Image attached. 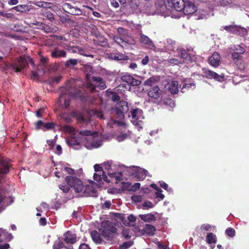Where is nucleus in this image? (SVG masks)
Returning <instances> with one entry per match:
<instances>
[{"instance_id": "1a4fd4ad", "label": "nucleus", "mask_w": 249, "mask_h": 249, "mask_svg": "<svg viewBox=\"0 0 249 249\" xmlns=\"http://www.w3.org/2000/svg\"><path fill=\"white\" fill-rule=\"evenodd\" d=\"M28 62L33 63V60L31 57H27L25 59L21 57L16 63L11 65L6 63L5 64V67L7 69H11L15 72H18L20 71L21 69H23L26 63Z\"/></svg>"}, {"instance_id": "9b49d317", "label": "nucleus", "mask_w": 249, "mask_h": 249, "mask_svg": "<svg viewBox=\"0 0 249 249\" xmlns=\"http://www.w3.org/2000/svg\"><path fill=\"white\" fill-rule=\"evenodd\" d=\"M13 202V198L7 195L5 190L0 189V213Z\"/></svg>"}, {"instance_id": "cd10ccee", "label": "nucleus", "mask_w": 249, "mask_h": 249, "mask_svg": "<svg viewBox=\"0 0 249 249\" xmlns=\"http://www.w3.org/2000/svg\"><path fill=\"white\" fill-rule=\"evenodd\" d=\"M93 178L95 181L99 182L101 181L102 179L107 182H111L110 180H108L107 179V178L105 174H101L100 173H95L93 175Z\"/></svg>"}, {"instance_id": "2eb2a0df", "label": "nucleus", "mask_w": 249, "mask_h": 249, "mask_svg": "<svg viewBox=\"0 0 249 249\" xmlns=\"http://www.w3.org/2000/svg\"><path fill=\"white\" fill-rule=\"evenodd\" d=\"M197 10V7L194 3L189 0H184L182 11L185 15H190L194 13Z\"/></svg>"}, {"instance_id": "4468645a", "label": "nucleus", "mask_w": 249, "mask_h": 249, "mask_svg": "<svg viewBox=\"0 0 249 249\" xmlns=\"http://www.w3.org/2000/svg\"><path fill=\"white\" fill-rule=\"evenodd\" d=\"M139 40L140 42L145 48L156 51V46L153 41L147 36L143 34L142 33H140Z\"/></svg>"}, {"instance_id": "13d9d810", "label": "nucleus", "mask_w": 249, "mask_h": 249, "mask_svg": "<svg viewBox=\"0 0 249 249\" xmlns=\"http://www.w3.org/2000/svg\"><path fill=\"white\" fill-rule=\"evenodd\" d=\"M40 77L39 75L38 74V73H37V71H32V75L31 78L33 80H37Z\"/></svg>"}, {"instance_id": "c756f323", "label": "nucleus", "mask_w": 249, "mask_h": 249, "mask_svg": "<svg viewBox=\"0 0 249 249\" xmlns=\"http://www.w3.org/2000/svg\"><path fill=\"white\" fill-rule=\"evenodd\" d=\"M178 82L172 81L169 84V89L171 93L176 94L178 92Z\"/></svg>"}, {"instance_id": "338daca9", "label": "nucleus", "mask_w": 249, "mask_h": 249, "mask_svg": "<svg viewBox=\"0 0 249 249\" xmlns=\"http://www.w3.org/2000/svg\"><path fill=\"white\" fill-rule=\"evenodd\" d=\"M51 4H52L51 3L43 1L42 7L43 8V9H47V8H50Z\"/></svg>"}, {"instance_id": "7ed1b4c3", "label": "nucleus", "mask_w": 249, "mask_h": 249, "mask_svg": "<svg viewBox=\"0 0 249 249\" xmlns=\"http://www.w3.org/2000/svg\"><path fill=\"white\" fill-rule=\"evenodd\" d=\"M99 231L104 238L107 240H112L116 229L110 221H104L101 223Z\"/></svg>"}, {"instance_id": "393cba45", "label": "nucleus", "mask_w": 249, "mask_h": 249, "mask_svg": "<svg viewBox=\"0 0 249 249\" xmlns=\"http://www.w3.org/2000/svg\"><path fill=\"white\" fill-rule=\"evenodd\" d=\"M76 234L69 231L64 234V240L68 243L74 244L76 242Z\"/></svg>"}, {"instance_id": "4c0bfd02", "label": "nucleus", "mask_w": 249, "mask_h": 249, "mask_svg": "<svg viewBox=\"0 0 249 249\" xmlns=\"http://www.w3.org/2000/svg\"><path fill=\"white\" fill-rule=\"evenodd\" d=\"M89 114L90 116H96L101 119H104L103 114L101 112L95 109H91L90 110Z\"/></svg>"}, {"instance_id": "20e7f679", "label": "nucleus", "mask_w": 249, "mask_h": 249, "mask_svg": "<svg viewBox=\"0 0 249 249\" xmlns=\"http://www.w3.org/2000/svg\"><path fill=\"white\" fill-rule=\"evenodd\" d=\"M126 171L132 178L139 180H143L149 174L147 170L135 166L127 168Z\"/></svg>"}, {"instance_id": "a211bd4d", "label": "nucleus", "mask_w": 249, "mask_h": 249, "mask_svg": "<svg viewBox=\"0 0 249 249\" xmlns=\"http://www.w3.org/2000/svg\"><path fill=\"white\" fill-rule=\"evenodd\" d=\"M220 60L221 57L220 55L217 52H215L209 57V63L211 66L217 67L220 64Z\"/></svg>"}, {"instance_id": "ddd939ff", "label": "nucleus", "mask_w": 249, "mask_h": 249, "mask_svg": "<svg viewBox=\"0 0 249 249\" xmlns=\"http://www.w3.org/2000/svg\"><path fill=\"white\" fill-rule=\"evenodd\" d=\"M13 238L11 233H8L7 231L2 228H0V249H8L10 247L9 244H1L3 240L10 241Z\"/></svg>"}, {"instance_id": "f8f14e48", "label": "nucleus", "mask_w": 249, "mask_h": 249, "mask_svg": "<svg viewBox=\"0 0 249 249\" xmlns=\"http://www.w3.org/2000/svg\"><path fill=\"white\" fill-rule=\"evenodd\" d=\"M63 10L66 12L73 15L80 16L85 15L82 9H80L76 6H73L68 3H65L62 5Z\"/></svg>"}, {"instance_id": "6e6552de", "label": "nucleus", "mask_w": 249, "mask_h": 249, "mask_svg": "<svg viewBox=\"0 0 249 249\" xmlns=\"http://www.w3.org/2000/svg\"><path fill=\"white\" fill-rule=\"evenodd\" d=\"M66 182L71 187H72L76 193H82L84 186L81 180L73 176H68L65 179Z\"/></svg>"}, {"instance_id": "09e8293b", "label": "nucleus", "mask_w": 249, "mask_h": 249, "mask_svg": "<svg viewBox=\"0 0 249 249\" xmlns=\"http://www.w3.org/2000/svg\"><path fill=\"white\" fill-rule=\"evenodd\" d=\"M225 232L230 237H233L235 235V230L231 228H228Z\"/></svg>"}, {"instance_id": "a19ab883", "label": "nucleus", "mask_w": 249, "mask_h": 249, "mask_svg": "<svg viewBox=\"0 0 249 249\" xmlns=\"http://www.w3.org/2000/svg\"><path fill=\"white\" fill-rule=\"evenodd\" d=\"M195 88V85L194 83L184 84L181 89V91L182 93L186 92V89H193Z\"/></svg>"}, {"instance_id": "79ce46f5", "label": "nucleus", "mask_w": 249, "mask_h": 249, "mask_svg": "<svg viewBox=\"0 0 249 249\" xmlns=\"http://www.w3.org/2000/svg\"><path fill=\"white\" fill-rule=\"evenodd\" d=\"M166 49L170 51L173 50L174 46L175 45V42L171 39H167L166 40Z\"/></svg>"}, {"instance_id": "052dcab7", "label": "nucleus", "mask_w": 249, "mask_h": 249, "mask_svg": "<svg viewBox=\"0 0 249 249\" xmlns=\"http://www.w3.org/2000/svg\"><path fill=\"white\" fill-rule=\"evenodd\" d=\"M61 79V76H56L54 77H52L51 79V83L52 84H53L54 83H57L60 81Z\"/></svg>"}, {"instance_id": "412c9836", "label": "nucleus", "mask_w": 249, "mask_h": 249, "mask_svg": "<svg viewBox=\"0 0 249 249\" xmlns=\"http://www.w3.org/2000/svg\"><path fill=\"white\" fill-rule=\"evenodd\" d=\"M178 55L180 57L182 62H188L191 61V57L185 50L183 49L178 50Z\"/></svg>"}, {"instance_id": "a878e982", "label": "nucleus", "mask_w": 249, "mask_h": 249, "mask_svg": "<svg viewBox=\"0 0 249 249\" xmlns=\"http://www.w3.org/2000/svg\"><path fill=\"white\" fill-rule=\"evenodd\" d=\"M127 3L128 4L133 12L138 13L141 11L138 0H130Z\"/></svg>"}, {"instance_id": "58836bf2", "label": "nucleus", "mask_w": 249, "mask_h": 249, "mask_svg": "<svg viewBox=\"0 0 249 249\" xmlns=\"http://www.w3.org/2000/svg\"><path fill=\"white\" fill-rule=\"evenodd\" d=\"M78 62V60L76 59H70L65 62V66L66 67H71L76 65Z\"/></svg>"}, {"instance_id": "bf43d9fd", "label": "nucleus", "mask_w": 249, "mask_h": 249, "mask_svg": "<svg viewBox=\"0 0 249 249\" xmlns=\"http://www.w3.org/2000/svg\"><path fill=\"white\" fill-rule=\"evenodd\" d=\"M142 206L147 209L151 208L153 207V204L150 201H146L143 203Z\"/></svg>"}, {"instance_id": "8fccbe9b", "label": "nucleus", "mask_w": 249, "mask_h": 249, "mask_svg": "<svg viewBox=\"0 0 249 249\" xmlns=\"http://www.w3.org/2000/svg\"><path fill=\"white\" fill-rule=\"evenodd\" d=\"M132 245V243L130 242H126L119 247V249H127Z\"/></svg>"}, {"instance_id": "774afa93", "label": "nucleus", "mask_w": 249, "mask_h": 249, "mask_svg": "<svg viewBox=\"0 0 249 249\" xmlns=\"http://www.w3.org/2000/svg\"><path fill=\"white\" fill-rule=\"evenodd\" d=\"M111 206V202L109 201H106L102 205L104 209H108Z\"/></svg>"}, {"instance_id": "f03ea898", "label": "nucleus", "mask_w": 249, "mask_h": 249, "mask_svg": "<svg viewBox=\"0 0 249 249\" xmlns=\"http://www.w3.org/2000/svg\"><path fill=\"white\" fill-rule=\"evenodd\" d=\"M63 131L71 134V137L66 139L67 143L71 146L78 145L80 142L84 144V137L80 135V131L76 130L73 127L68 125L63 127Z\"/></svg>"}, {"instance_id": "473e14b6", "label": "nucleus", "mask_w": 249, "mask_h": 249, "mask_svg": "<svg viewBox=\"0 0 249 249\" xmlns=\"http://www.w3.org/2000/svg\"><path fill=\"white\" fill-rule=\"evenodd\" d=\"M91 236L93 241L97 244H101L102 239L99 233L96 231H93L91 232Z\"/></svg>"}, {"instance_id": "bb28decb", "label": "nucleus", "mask_w": 249, "mask_h": 249, "mask_svg": "<svg viewBox=\"0 0 249 249\" xmlns=\"http://www.w3.org/2000/svg\"><path fill=\"white\" fill-rule=\"evenodd\" d=\"M59 103L60 106H64L66 108H67L70 105V99L65 94H62L59 99Z\"/></svg>"}, {"instance_id": "49530a36", "label": "nucleus", "mask_w": 249, "mask_h": 249, "mask_svg": "<svg viewBox=\"0 0 249 249\" xmlns=\"http://www.w3.org/2000/svg\"><path fill=\"white\" fill-rule=\"evenodd\" d=\"M166 10V7L165 4H161V6L159 8H157V12L159 14H161L163 16H164V13L165 12V11Z\"/></svg>"}, {"instance_id": "39448f33", "label": "nucleus", "mask_w": 249, "mask_h": 249, "mask_svg": "<svg viewBox=\"0 0 249 249\" xmlns=\"http://www.w3.org/2000/svg\"><path fill=\"white\" fill-rule=\"evenodd\" d=\"M104 167L106 170L105 173L107 172L108 176L111 178V182L117 183L122 180L123 175L121 172H111L110 170L115 167V166L112 165L110 161L105 162L104 164Z\"/></svg>"}, {"instance_id": "7c9ffc66", "label": "nucleus", "mask_w": 249, "mask_h": 249, "mask_svg": "<svg viewBox=\"0 0 249 249\" xmlns=\"http://www.w3.org/2000/svg\"><path fill=\"white\" fill-rule=\"evenodd\" d=\"M111 58L115 60H126L129 59L128 56L121 53H115L111 54Z\"/></svg>"}, {"instance_id": "37998d69", "label": "nucleus", "mask_w": 249, "mask_h": 249, "mask_svg": "<svg viewBox=\"0 0 249 249\" xmlns=\"http://www.w3.org/2000/svg\"><path fill=\"white\" fill-rule=\"evenodd\" d=\"M236 27L237 26H233V25H230V26H223L221 27V28H223V29L226 30L227 31L232 33V34H235L236 30Z\"/></svg>"}, {"instance_id": "4d7b16f0", "label": "nucleus", "mask_w": 249, "mask_h": 249, "mask_svg": "<svg viewBox=\"0 0 249 249\" xmlns=\"http://www.w3.org/2000/svg\"><path fill=\"white\" fill-rule=\"evenodd\" d=\"M168 62H169V63H170L171 64H173V65H177V64H178L179 63H182L181 60H178V59H176V58L170 59L168 60Z\"/></svg>"}, {"instance_id": "72a5a7b5", "label": "nucleus", "mask_w": 249, "mask_h": 249, "mask_svg": "<svg viewBox=\"0 0 249 249\" xmlns=\"http://www.w3.org/2000/svg\"><path fill=\"white\" fill-rule=\"evenodd\" d=\"M41 15L44 16L45 17L47 18L50 21H53L54 20L53 15L52 12L47 9H42L41 10Z\"/></svg>"}, {"instance_id": "b1692460", "label": "nucleus", "mask_w": 249, "mask_h": 249, "mask_svg": "<svg viewBox=\"0 0 249 249\" xmlns=\"http://www.w3.org/2000/svg\"><path fill=\"white\" fill-rule=\"evenodd\" d=\"M9 165L4 160L0 161V178H3L4 175L9 171Z\"/></svg>"}, {"instance_id": "f3484780", "label": "nucleus", "mask_w": 249, "mask_h": 249, "mask_svg": "<svg viewBox=\"0 0 249 249\" xmlns=\"http://www.w3.org/2000/svg\"><path fill=\"white\" fill-rule=\"evenodd\" d=\"M169 5L178 11H181L183 8L184 0H167Z\"/></svg>"}, {"instance_id": "864d4df0", "label": "nucleus", "mask_w": 249, "mask_h": 249, "mask_svg": "<svg viewBox=\"0 0 249 249\" xmlns=\"http://www.w3.org/2000/svg\"><path fill=\"white\" fill-rule=\"evenodd\" d=\"M94 170L96 172L100 173L101 174H105V171L102 170V168L99 164H95L94 166Z\"/></svg>"}, {"instance_id": "c03bdc74", "label": "nucleus", "mask_w": 249, "mask_h": 249, "mask_svg": "<svg viewBox=\"0 0 249 249\" xmlns=\"http://www.w3.org/2000/svg\"><path fill=\"white\" fill-rule=\"evenodd\" d=\"M129 135V134L127 133H121L116 136V139L118 142H121L127 138Z\"/></svg>"}, {"instance_id": "4be33fe9", "label": "nucleus", "mask_w": 249, "mask_h": 249, "mask_svg": "<svg viewBox=\"0 0 249 249\" xmlns=\"http://www.w3.org/2000/svg\"><path fill=\"white\" fill-rule=\"evenodd\" d=\"M206 76L210 78H213L218 81H222L224 79V75H219L217 73L210 71L206 70L205 71Z\"/></svg>"}, {"instance_id": "dca6fc26", "label": "nucleus", "mask_w": 249, "mask_h": 249, "mask_svg": "<svg viewBox=\"0 0 249 249\" xmlns=\"http://www.w3.org/2000/svg\"><path fill=\"white\" fill-rule=\"evenodd\" d=\"M121 80L122 81L128 84L129 89H130V85L135 86L140 85L141 84V82L140 80L135 79L132 76L128 74L122 76Z\"/></svg>"}, {"instance_id": "f257e3e1", "label": "nucleus", "mask_w": 249, "mask_h": 249, "mask_svg": "<svg viewBox=\"0 0 249 249\" xmlns=\"http://www.w3.org/2000/svg\"><path fill=\"white\" fill-rule=\"evenodd\" d=\"M84 137V145L88 149L97 148L103 144V137L96 132L88 130L80 131V135Z\"/></svg>"}, {"instance_id": "ea45409f", "label": "nucleus", "mask_w": 249, "mask_h": 249, "mask_svg": "<svg viewBox=\"0 0 249 249\" xmlns=\"http://www.w3.org/2000/svg\"><path fill=\"white\" fill-rule=\"evenodd\" d=\"M114 40L118 44L121 45L122 47H125L127 46V42H126L124 39H122L119 36H115L114 37Z\"/></svg>"}, {"instance_id": "9d476101", "label": "nucleus", "mask_w": 249, "mask_h": 249, "mask_svg": "<svg viewBox=\"0 0 249 249\" xmlns=\"http://www.w3.org/2000/svg\"><path fill=\"white\" fill-rule=\"evenodd\" d=\"M128 110L127 103L125 101H121L116 105L114 112L119 119L122 120L124 118V114L127 112Z\"/></svg>"}, {"instance_id": "603ef678", "label": "nucleus", "mask_w": 249, "mask_h": 249, "mask_svg": "<svg viewBox=\"0 0 249 249\" xmlns=\"http://www.w3.org/2000/svg\"><path fill=\"white\" fill-rule=\"evenodd\" d=\"M127 219L130 222L129 225H133L134 223L136 221V217L133 214H130L127 217Z\"/></svg>"}, {"instance_id": "0eeeda50", "label": "nucleus", "mask_w": 249, "mask_h": 249, "mask_svg": "<svg viewBox=\"0 0 249 249\" xmlns=\"http://www.w3.org/2000/svg\"><path fill=\"white\" fill-rule=\"evenodd\" d=\"M88 88L91 91H97L106 88V85L102 79L99 77H92V81L87 85Z\"/></svg>"}, {"instance_id": "5701e85b", "label": "nucleus", "mask_w": 249, "mask_h": 249, "mask_svg": "<svg viewBox=\"0 0 249 249\" xmlns=\"http://www.w3.org/2000/svg\"><path fill=\"white\" fill-rule=\"evenodd\" d=\"M161 94V91L159 88L157 86H153L151 89L149 90L148 92V95L150 97L154 99L158 98Z\"/></svg>"}, {"instance_id": "0e129e2a", "label": "nucleus", "mask_w": 249, "mask_h": 249, "mask_svg": "<svg viewBox=\"0 0 249 249\" xmlns=\"http://www.w3.org/2000/svg\"><path fill=\"white\" fill-rule=\"evenodd\" d=\"M44 127V124L41 121H38L36 123V128L39 129Z\"/></svg>"}, {"instance_id": "3c124183", "label": "nucleus", "mask_w": 249, "mask_h": 249, "mask_svg": "<svg viewBox=\"0 0 249 249\" xmlns=\"http://www.w3.org/2000/svg\"><path fill=\"white\" fill-rule=\"evenodd\" d=\"M59 188L64 193H67L70 190V187L66 185H60Z\"/></svg>"}, {"instance_id": "e433bc0d", "label": "nucleus", "mask_w": 249, "mask_h": 249, "mask_svg": "<svg viewBox=\"0 0 249 249\" xmlns=\"http://www.w3.org/2000/svg\"><path fill=\"white\" fill-rule=\"evenodd\" d=\"M206 240L208 244L215 243L216 241V236L213 233H209L207 234Z\"/></svg>"}, {"instance_id": "6ab92c4d", "label": "nucleus", "mask_w": 249, "mask_h": 249, "mask_svg": "<svg viewBox=\"0 0 249 249\" xmlns=\"http://www.w3.org/2000/svg\"><path fill=\"white\" fill-rule=\"evenodd\" d=\"M51 55L53 58H58L61 57L64 58L66 57L67 53L63 50H60L58 48H55L51 51Z\"/></svg>"}, {"instance_id": "f704fd0d", "label": "nucleus", "mask_w": 249, "mask_h": 249, "mask_svg": "<svg viewBox=\"0 0 249 249\" xmlns=\"http://www.w3.org/2000/svg\"><path fill=\"white\" fill-rule=\"evenodd\" d=\"M248 29L240 26H237L236 27V30L235 34H238L241 36H245L247 35Z\"/></svg>"}, {"instance_id": "e2e57ef3", "label": "nucleus", "mask_w": 249, "mask_h": 249, "mask_svg": "<svg viewBox=\"0 0 249 249\" xmlns=\"http://www.w3.org/2000/svg\"><path fill=\"white\" fill-rule=\"evenodd\" d=\"M211 228V226L210 224H204L201 226V229L205 231H209Z\"/></svg>"}, {"instance_id": "680f3d73", "label": "nucleus", "mask_w": 249, "mask_h": 249, "mask_svg": "<svg viewBox=\"0 0 249 249\" xmlns=\"http://www.w3.org/2000/svg\"><path fill=\"white\" fill-rule=\"evenodd\" d=\"M54 127V124L53 123H48L44 124V128L46 129H49L53 128Z\"/></svg>"}, {"instance_id": "423d86ee", "label": "nucleus", "mask_w": 249, "mask_h": 249, "mask_svg": "<svg viewBox=\"0 0 249 249\" xmlns=\"http://www.w3.org/2000/svg\"><path fill=\"white\" fill-rule=\"evenodd\" d=\"M131 122L137 127L138 130L140 131L142 128V120L144 117L142 111L139 108L132 109L131 111Z\"/></svg>"}, {"instance_id": "c85d7f7f", "label": "nucleus", "mask_w": 249, "mask_h": 249, "mask_svg": "<svg viewBox=\"0 0 249 249\" xmlns=\"http://www.w3.org/2000/svg\"><path fill=\"white\" fill-rule=\"evenodd\" d=\"M31 6L29 5H18L14 7L12 9H14L19 12H26L31 10Z\"/></svg>"}, {"instance_id": "2f4dec72", "label": "nucleus", "mask_w": 249, "mask_h": 249, "mask_svg": "<svg viewBox=\"0 0 249 249\" xmlns=\"http://www.w3.org/2000/svg\"><path fill=\"white\" fill-rule=\"evenodd\" d=\"M139 216L142 219V220L147 222H150L155 220V216L151 213L140 214Z\"/></svg>"}, {"instance_id": "de8ad7c7", "label": "nucleus", "mask_w": 249, "mask_h": 249, "mask_svg": "<svg viewBox=\"0 0 249 249\" xmlns=\"http://www.w3.org/2000/svg\"><path fill=\"white\" fill-rule=\"evenodd\" d=\"M145 230L147 233L153 234L155 231V228L154 226L151 225H146Z\"/></svg>"}, {"instance_id": "5fc2aeb1", "label": "nucleus", "mask_w": 249, "mask_h": 249, "mask_svg": "<svg viewBox=\"0 0 249 249\" xmlns=\"http://www.w3.org/2000/svg\"><path fill=\"white\" fill-rule=\"evenodd\" d=\"M132 200L135 202L142 201V196L140 195H134L131 196Z\"/></svg>"}, {"instance_id": "c9c22d12", "label": "nucleus", "mask_w": 249, "mask_h": 249, "mask_svg": "<svg viewBox=\"0 0 249 249\" xmlns=\"http://www.w3.org/2000/svg\"><path fill=\"white\" fill-rule=\"evenodd\" d=\"M216 5L221 6H227L229 5L231 2V0H214Z\"/></svg>"}, {"instance_id": "6e6d98bb", "label": "nucleus", "mask_w": 249, "mask_h": 249, "mask_svg": "<svg viewBox=\"0 0 249 249\" xmlns=\"http://www.w3.org/2000/svg\"><path fill=\"white\" fill-rule=\"evenodd\" d=\"M74 52H78V53L81 54L86 56H89L91 57H93V55L92 54H88L84 53V51L82 48H77V51L74 50Z\"/></svg>"}, {"instance_id": "aec40b11", "label": "nucleus", "mask_w": 249, "mask_h": 249, "mask_svg": "<svg viewBox=\"0 0 249 249\" xmlns=\"http://www.w3.org/2000/svg\"><path fill=\"white\" fill-rule=\"evenodd\" d=\"M84 196H96V191L91 185H87L84 187V189L81 193Z\"/></svg>"}, {"instance_id": "a18cd8bd", "label": "nucleus", "mask_w": 249, "mask_h": 249, "mask_svg": "<svg viewBox=\"0 0 249 249\" xmlns=\"http://www.w3.org/2000/svg\"><path fill=\"white\" fill-rule=\"evenodd\" d=\"M155 82V79L154 78L150 77V78L148 79L144 82V85L145 86H155L154 83Z\"/></svg>"}, {"instance_id": "69168bd1", "label": "nucleus", "mask_w": 249, "mask_h": 249, "mask_svg": "<svg viewBox=\"0 0 249 249\" xmlns=\"http://www.w3.org/2000/svg\"><path fill=\"white\" fill-rule=\"evenodd\" d=\"M161 192L162 191L160 189L157 190V192L156 194V197L163 199L164 197V196L161 193Z\"/></svg>"}]
</instances>
